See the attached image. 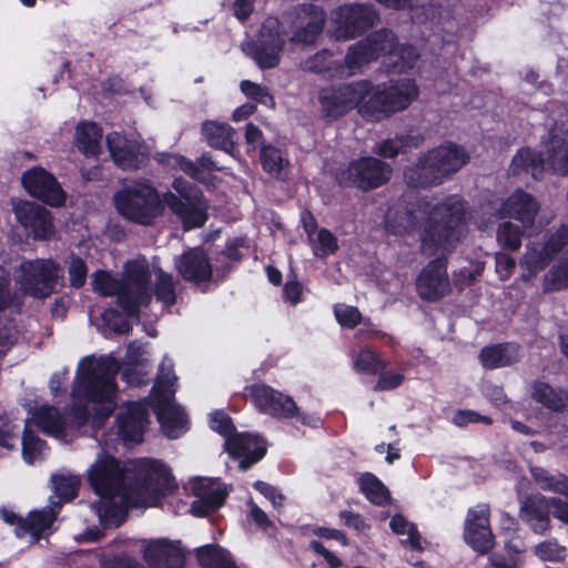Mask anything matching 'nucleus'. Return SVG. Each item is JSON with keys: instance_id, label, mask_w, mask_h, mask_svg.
Wrapping results in <instances>:
<instances>
[{"instance_id": "obj_1", "label": "nucleus", "mask_w": 568, "mask_h": 568, "mask_svg": "<svg viewBox=\"0 0 568 568\" xmlns=\"http://www.w3.org/2000/svg\"><path fill=\"white\" fill-rule=\"evenodd\" d=\"M88 480L100 498L92 505L99 520L114 527L121 525L129 508L155 506L175 487L163 463L140 459L121 464L104 448L88 469Z\"/></svg>"}, {"instance_id": "obj_2", "label": "nucleus", "mask_w": 568, "mask_h": 568, "mask_svg": "<svg viewBox=\"0 0 568 568\" xmlns=\"http://www.w3.org/2000/svg\"><path fill=\"white\" fill-rule=\"evenodd\" d=\"M119 371L120 363L110 355L84 357L78 366L68 416L43 405L34 410L32 422L43 433L63 442L73 437L89 419L94 428H100L116 406Z\"/></svg>"}, {"instance_id": "obj_3", "label": "nucleus", "mask_w": 568, "mask_h": 568, "mask_svg": "<svg viewBox=\"0 0 568 568\" xmlns=\"http://www.w3.org/2000/svg\"><path fill=\"white\" fill-rule=\"evenodd\" d=\"M467 220L466 205L456 195L436 203L423 200L407 203L405 200L388 209L385 227L395 235L418 232L422 248L434 254L450 250L460 240Z\"/></svg>"}, {"instance_id": "obj_4", "label": "nucleus", "mask_w": 568, "mask_h": 568, "mask_svg": "<svg viewBox=\"0 0 568 568\" xmlns=\"http://www.w3.org/2000/svg\"><path fill=\"white\" fill-rule=\"evenodd\" d=\"M326 20L325 11L315 4H302L283 16L267 18L260 30L256 41L242 43L243 52L252 58L261 69L275 68L280 62L285 40L298 44H312L321 34Z\"/></svg>"}, {"instance_id": "obj_5", "label": "nucleus", "mask_w": 568, "mask_h": 568, "mask_svg": "<svg viewBox=\"0 0 568 568\" xmlns=\"http://www.w3.org/2000/svg\"><path fill=\"white\" fill-rule=\"evenodd\" d=\"M556 263L544 276L547 291H558L568 287V226L547 232L540 239L528 241L520 258L523 277L528 280L545 270L550 261L559 255Z\"/></svg>"}, {"instance_id": "obj_6", "label": "nucleus", "mask_w": 568, "mask_h": 568, "mask_svg": "<svg viewBox=\"0 0 568 568\" xmlns=\"http://www.w3.org/2000/svg\"><path fill=\"white\" fill-rule=\"evenodd\" d=\"M150 271L145 258H136L125 264L121 280L110 273L99 271L93 274V288L105 296H116L119 305L128 315L136 313L152 300Z\"/></svg>"}, {"instance_id": "obj_7", "label": "nucleus", "mask_w": 568, "mask_h": 568, "mask_svg": "<svg viewBox=\"0 0 568 568\" xmlns=\"http://www.w3.org/2000/svg\"><path fill=\"white\" fill-rule=\"evenodd\" d=\"M150 271L145 258H136L125 264L121 280L110 273L99 271L93 274V288L105 296H116L119 305L128 315L136 313L152 300Z\"/></svg>"}, {"instance_id": "obj_8", "label": "nucleus", "mask_w": 568, "mask_h": 568, "mask_svg": "<svg viewBox=\"0 0 568 568\" xmlns=\"http://www.w3.org/2000/svg\"><path fill=\"white\" fill-rule=\"evenodd\" d=\"M510 169L514 174L529 172L536 180L540 179L545 169L559 175L568 174V128L551 129L540 153L530 149L518 151Z\"/></svg>"}, {"instance_id": "obj_9", "label": "nucleus", "mask_w": 568, "mask_h": 568, "mask_svg": "<svg viewBox=\"0 0 568 568\" xmlns=\"http://www.w3.org/2000/svg\"><path fill=\"white\" fill-rule=\"evenodd\" d=\"M176 376L173 362L164 357L160 365L156 382L151 394V406L158 417L162 432L169 438H178L187 430V418L183 409L174 402Z\"/></svg>"}, {"instance_id": "obj_10", "label": "nucleus", "mask_w": 568, "mask_h": 568, "mask_svg": "<svg viewBox=\"0 0 568 568\" xmlns=\"http://www.w3.org/2000/svg\"><path fill=\"white\" fill-rule=\"evenodd\" d=\"M468 159L462 146L445 143L429 150L415 166L406 170L405 180L414 187L439 184L445 178L460 170Z\"/></svg>"}, {"instance_id": "obj_11", "label": "nucleus", "mask_w": 568, "mask_h": 568, "mask_svg": "<svg viewBox=\"0 0 568 568\" xmlns=\"http://www.w3.org/2000/svg\"><path fill=\"white\" fill-rule=\"evenodd\" d=\"M387 33H372L365 40L352 45L345 57L344 63H337L332 59L328 50H322L303 62V69L314 73H324L329 78H346L356 74L363 65L373 61L375 50L368 51L372 43L389 42Z\"/></svg>"}, {"instance_id": "obj_12", "label": "nucleus", "mask_w": 568, "mask_h": 568, "mask_svg": "<svg viewBox=\"0 0 568 568\" xmlns=\"http://www.w3.org/2000/svg\"><path fill=\"white\" fill-rule=\"evenodd\" d=\"M114 205L125 219L151 224L164 211L162 197L148 181H134L114 195Z\"/></svg>"}, {"instance_id": "obj_13", "label": "nucleus", "mask_w": 568, "mask_h": 568, "mask_svg": "<svg viewBox=\"0 0 568 568\" xmlns=\"http://www.w3.org/2000/svg\"><path fill=\"white\" fill-rule=\"evenodd\" d=\"M418 98V88L413 79H400L373 85L369 82L367 102L362 106L364 116L379 120L407 109Z\"/></svg>"}, {"instance_id": "obj_14", "label": "nucleus", "mask_w": 568, "mask_h": 568, "mask_svg": "<svg viewBox=\"0 0 568 568\" xmlns=\"http://www.w3.org/2000/svg\"><path fill=\"white\" fill-rule=\"evenodd\" d=\"M245 396L262 414L276 419L296 418L303 425L318 426L321 419L315 414L302 413L294 399L265 384H254L245 389Z\"/></svg>"}, {"instance_id": "obj_15", "label": "nucleus", "mask_w": 568, "mask_h": 568, "mask_svg": "<svg viewBox=\"0 0 568 568\" xmlns=\"http://www.w3.org/2000/svg\"><path fill=\"white\" fill-rule=\"evenodd\" d=\"M172 187L179 196L172 192L164 193L161 196L164 206L179 216L185 230L201 227L207 219V204L199 189L183 178L174 179Z\"/></svg>"}, {"instance_id": "obj_16", "label": "nucleus", "mask_w": 568, "mask_h": 568, "mask_svg": "<svg viewBox=\"0 0 568 568\" xmlns=\"http://www.w3.org/2000/svg\"><path fill=\"white\" fill-rule=\"evenodd\" d=\"M368 93L369 82L365 80L323 88L318 94L321 112L325 118L335 120L357 109L364 116L362 106L367 102Z\"/></svg>"}, {"instance_id": "obj_17", "label": "nucleus", "mask_w": 568, "mask_h": 568, "mask_svg": "<svg viewBox=\"0 0 568 568\" xmlns=\"http://www.w3.org/2000/svg\"><path fill=\"white\" fill-rule=\"evenodd\" d=\"M378 14L372 4L348 3L332 11V36L337 40H348L373 27Z\"/></svg>"}, {"instance_id": "obj_18", "label": "nucleus", "mask_w": 568, "mask_h": 568, "mask_svg": "<svg viewBox=\"0 0 568 568\" xmlns=\"http://www.w3.org/2000/svg\"><path fill=\"white\" fill-rule=\"evenodd\" d=\"M57 280L58 268L50 260L24 261L16 275L21 291L37 298L49 296Z\"/></svg>"}, {"instance_id": "obj_19", "label": "nucleus", "mask_w": 568, "mask_h": 568, "mask_svg": "<svg viewBox=\"0 0 568 568\" xmlns=\"http://www.w3.org/2000/svg\"><path fill=\"white\" fill-rule=\"evenodd\" d=\"M185 491L195 499L191 503L190 511L194 516H205L220 508L229 490L216 478L193 477L184 484Z\"/></svg>"}, {"instance_id": "obj_20", "label": "nucleus", "mask_w": 568, "mask_h": 568, "mask_svg": "<svg viewBox=\"0 0 568 568\" xmlns=\"http://www.w3.org/2000/svg\"><path fill=\"white\" fill-rule=\"evenodd\" d=\"M487 210H494L499 219L516 220L524 230H531L540 210V204L531 194L523 190H516L498 207L491 206Z\"/></svg>"}, {"instance_id": "obj_21", "label": "nucleus", "mask_w": 568, "mask_h": 568, "mask_svg": "<svg viewBox=\"0 0 568 568\" xmlns=\"http://www.w3.org/2000/svg\"><path fill=\"white\" fill-rule=\"evenodd\" d=\"M26 191L51 206H61L65 202V193L55 178L47 170L34 166L26 171L21 178Z\"/></svg>"}, {"instance_id": "obj_22", "label": "nucleus", "mask_w": 568, "mask_h": 568, "mask_svg": "<svg viewBox=\"0 0 568 568\" xmlns=\"http://www.w3.org/2000/svg\"><path fill=\"white\" fill-rule=\"evenodd\" d=\"M13 212L20 225L36 240H45L53 234L50 212L29 201H13Z\"/></svg>"}, {"instance_id": "obj_23", "label": "nucleus", "mask_w": 568, "mask_h": 568, "mask_svg": "<svg viewBox=\"0 0 568 568\" xmlns=\"http://www.w3.org/2000/svg\"><path fill=\"white\" fill-rule=\"evenodd\" d=\"M464 537L477 552L486 554L494 547L495 540L489 525V507L487 505H478L468 511Z\"/></svg>"}, {"instance_id": "obj_24", "label": "nucleus", "mask_w": 568, "mask_h": 568, "mask_svg": "<svg viewBox=\"0 0 568 568\" xmlns=\"http://www.w3.org/2000/svg\"><path fill=\"white\" fill-rule=\"evenodd\" d=\"M347 180L356 186L368 190L387 182L392 170L388 164L375 158H362L349 164Z\"/></svg>"}, {"instance_id": "obj_25", "label": "nucleus", "mask_w": 568, "mask_h": 568, "mask_svg": "<svg viewBox=\"0 0 568 568\" xmlns=\"http://www.w3.org/2000/svg\"><path fill=\"white\" fill-rule=\"evenodd\" d=\"M148 404L145 402L129 403L122 407L118 416L119 436L125 445L142 442L148 425Z\"/></svg>"}, {"instance_id": "obj_26", "label": "nucleus", "mask_w": 568, "mask_h": 568, "mask_svg": "<svg viewBox=\"0 0 568 568\" xmlns=\"http://www.w3.org/2000/svg\"><path fill=\"white\" fill-rule=\"evenodd\" d=\"M416 287L419 296L426 301H437L447 295L450 292V284L445 261H432L417 277Z\"/></svg>"}, {"instance_id": "obj_27", "label": "nucleus", "mask_w": 568, "mask_h": 568, "mask_svg": "<svg viewBox=\"0 0 568 568\" xmlns=\"http://www.w3.org/2000/svg\"><path fill=\"white\" fill-rule=\"evenodd\" d=\"M106 144L114 163L123 170L138 169L146 158V148L136 140H128L118 132L106 135Z\"/></svg>"}, {"instance_id": "obj_28", "label": "nucleus", "mask_w": 568, "mask_h": 568, "mask_svg": "<svg viewBox=\"0 0 568 568\" xmlns=\"http://www.w3.org/2000/svg\"><path fill=\"white\" fill-rule=\"evenodd\" d=\"M226 450L239 459V466L245 470L263 458L266 452L262 438L251 434H235L225 440Z\"/></svg>"}, {"instance_id": "obj_29", "label": "nucleus", "mask_w": 568, "mask_h": 568, "mask_svg": "<svg viewBox=\"0 0 568 568\" xmlns=\"http://www.w3.org/2000/svg\"><path fill=\"white\" fill-rule=\"evenodd\" d=\"M549 497L541 494L529 495L520 500L519 517L538 535H545L551 526Z\"/></svg>"}, {"instance_id": "obj_30", "label": "nucleus", "mask_w": 568, "mask_h": 568, "mask_svg": "<svg viewBox=\"0 0 568 568\" xmlns=\"http://www.w3.org/2000/svg\"><path fill=\"white\" fill-rule=\"evenodd\" d=\"M158 161L172 170L182 171L204 184L209 183L211 172L222 170V168L206 154L202 155L197 162H192L179 154L161 153L158 155Z\"/></svg>"}, {"instance_id": "obj_31", "label": "nucleus", "mask_w": 568, "mask_h": 568, "mask_svg": "<svg viewBox=\"0 0 568 568\" xmlns=\"http://www.w3.org/2000/svg\"><path fill=\"white\" fill-rule=\"evenodd\" d=\"M143 557L152 568H183L184 565L180 547L168 539L145 541Z\"/></svg>"}, {"instance_id": "obj_32", "label": "nucleus", "mask_w": 568, "mask_h": 568, "mask_svg": "<svg viewBox=\"0 0 568 568\" xmlns=\"http://www.w3.org/2000/svg\"><path fill=\"white\" fill-rule=\"evenodd\" d=\"M376 33H387L390 36V41L387 42H379V43H372V45H368V51L375 50L377 51L376 57L373 59H377L382 55H389L390 63L394 64V67L399 72H405L408 69H412L416 61L419 58L418 52L416 49L412 45H402L397 47L395 44V36L388 31V30H381Z\"/></svg>"}, {"instance_id": "obj_33", "label": "nucleus", "mask_w": 568, "mask_h": 568, "mask_svg": "<svg viewBox=\"0 0 568 568\" xmlns=\"http://www.w3.org/2000/svg\"><path fill=\"white\" fill-rule=\"evenodd\" d=\"M175 266L184 280L196 284L204 283L212 276V267L207 256L199 248L183 253L175 261Z\"/></svg>"}, {"instance_id": "obj_34", "label": "nucleus", "mask_w": 568, "mask_h": 568, "mask_svg": "<svg viewBox=\"0 0 568 568\" xmlns=\"http://www.w3.org/2000/svg\"><path fill=\"white\" fill-rule=\"evenodd\" d=\"M505 524H507V527L504 526V529H507L505 541L507 558L498 554L490 556L489 560L494 568H516L520 562V555L526 550L525 541L516 534V521L510 517H506Z\"/></svg>"}, {"instance_id": "obj_35", "label": "nucleus", "mask_w": 568, "mask_h": 568, "mask_svg": "<svg viewBox=\"0 0 568 568\" xmlns=\"http://www.w3.org/2000/svg\"><path fill=\"white\" fill-rule=\"evenodd\" d=\"M57 508L59 504L42 510H33L29 514L28 518L16 528L18 537L22 538L30 535L32 542L38 541L41 537L51 532V526L57 516Z\"/></svg>"}, {"instance_id": "obj_36", "label": "nucleus", "mask_w": 568, "mask_h": 568, "mask_svg": "<svg viewBox=\"0 0 568 568\" xmlns=\"http://www.w3.org/2000/svg\"><path fill=\"white\" fill-rule=\"evenodd\" d=\"M521 357L520 348L514 343L486 346L480 351L479 361L487 369L509 366Z\"/></svg>"}, {"instance_id": "obj_37", "label": "nucleus", "mask_w": 568, "mask_h": 568, "mask_svg": "<svg viewBox=\"0 0 568 568\" xmlns=\"http://www.w3.org/2000/svg\"><path fill=\"white\" fill-rule=\"evenodd\" d=\"M102 130L92 122H81L75 129V145L85 156H98L101 151Z\"/></svg>"}, {"instance_id": "obj_38", "label": "nucleus", "mask_w": 568, "mask_h": 568, "mask_svg": "<svg viewBox=\"0 0 568 568\" xmlns=\"http://www.w3.org/2000/svg\"><path fill=\"white\" fill-rule=\"evenodd\" d=\"M144 346L139 343H131L126 351L125 363L128 367L123 371V379L131 385H141L145 382L146 373L138 371V366H143Z\"/></svg>"}, {"instance_id": "obj_39", "label": "nucleus", "mask_w": 568, "mask_h": 568, "mask_svg": "<svg viewBox=\"0 0 568 568\" xmlns=\"http://www.w3.org/2000/svg\"><path fill=\"white\" fill-rule=\"evenodd\" d=\"M196 557L203 568H236L231 554L216 545L200 547Z\"/></svg>"}, {"instance_id": "obj_40", "label": "nucleus", "mask_w": 568, "mask_h": 568, "mask_svg": "<svg viewBox=\"0 0 568 568\" xmlns=\"http://www.w3.org/2000/svg\"><path fill=\"white\" fill-rule=\"evenodd\" d=\"M234 130L224 123L207 121L203 124V135L207 143L216 149L230 152L233 148Z\"/></svg>"}, {"instance_id": "obj_41", "label": "nucleus", "mask_w": 568, "mask_h": 568, "mask_svg": "<svg viewBox=\"0 0 568 568\" xmlns=\"http://www.w3.org/2000/svg\"><path fill=\"white\" fill-rule=\"evenodd\" d=\"M532 398L551 410H561L567 402L568 394L562 390H556L550 385L536 382L531 392Z\"/></svg>"}, {"instance_id": "obj_42", "label": "nucleus", "mask_w": 568, "mask_h": 568, "mask_svg": "<svg viewBox=\"0 0 568 568\" xmlns=\"http://www.w3.org/2000/svg\"><path fill=\"white\" fill-rule=\"evenodd\" d=\"M531 475L542 490L564 495L568 498V476L550 474L541 467H531Z\"/></svg>"}, {"instance_id": "obj_43", "label": "nucleus", "mask_w": 568, "mask_h": 568, "mask_svg": "<svg viewBox=\"0 0 568 568\" xmlns=\"http://www.w3.org/2000/svg\"><path fill=\"white\" fill-rule=\"evenodd\" d=\"M353 368L357 373L375 375L386 367V363L369 347H362L352 353Z\"/></svg>"}, {"instance_id": "obj_44", "label": "nucleus", "mask_w": 568, "mask_h": 568, "mask_svg": "<svg viewBox=\"0 0 568 568\" xmlns=\"http://www.w3.org/2000/svg\"><path fill=\"white\" fill-rule=\"evenodd\" d=\"M57 497L62 500H71L75 497L80 486V477L70 473H58L51 477Z\"/></svg>"}, {"instance_id": "obj_45", "label": "nucleus", "mask_w": 568, "mask_h": 568, "mask_svg": "<svg viewBox=\"0 0 568 568\" xmlns=\"http://www.w3.org/2000/svg\"><path fill=\"white\" fill-rule=\"evenodd\" d=\"M28 426L29 422L22 437V456L26 463L32 465L44 458L47 447L43 440L28 429Z\"/></svg>"}, {"instance_id": "obj_46", "label": "nucleus", "mask_w": 568, "mask_h": 568, "mask_svg": "<svg viewBox=\"0 0 568 568\" xmlns=\"http://www.w3.org/2000/svg\"><path fill=\"white\" fill-rule=\"evenodd\" d=\"M422 139L416 135L396 136L382 142L377 149V153L384 158H393L408 149L418 148Z\"/></svg>"}, {"instance_id": "obj_47", "label": "nucleus", "mask_w": 568, "mask_h": 568, "mask_svg": "<svg viewBox=\"0 0 568 568\" xmlns=\"http://www.w3.org/2000/svg\"><path fill=\"white\" fill-rule=\"evenodd\" d=\"M359 488L367 499L376 505H383L388 500L387 488L372 474H364L359 477Z\"/></svg>"}, {"instance_id": "obj_48", "label": "nucleus", "mask_w": 568, "mask_h": 568, "mask_svg": "<svg viewBox=\"0 0 568 568\" xmlns=\"http://www.w3.org/2000/svg\"><path fill=\"white\" fill-rule=\"evenodd\" d=\"M260 158L263 169L274 176H281L288 166V160L282 151L271 145L262 148Z\"/></svg>"}, {"instance_id": "obj_49", "label": "nucleus", "mask_w": 568, "mask_h": 568, "mask_svg": "<svg viewBox=\"0 0 568 568\" xmlns=\"http://www.w3.org/2000/svg\"><path fill=\"white\" fill-rule=\"evenodd\" d=\"M389 527L393 532L402 536H407L406 539H402V542L405 545H409L413 549L420 550L422 549V540L420 536L417 532L415 526L409 523L402 515H395L389 523Z\"/></svg>"}, {"instance_id": "obj_50", "label": "nucleus", "mask_w": 568, "mask_h": 568, "mask_svg": "<svg viewBox=\"0 0 568 568\" xmlns=\"http://www.w3.org/2000/svg\"><path fill=\"white\" fill-rule=\"evenodd\" d=\"M524 229L510 221H506L499 224L497 229V241L498 243L510 251H517L521 246V239Z\"/></svg>"}, {"instance_id": "obj_51", "label": "nucleus", "mask_w": 568, "mask_h": 568, "mask_svg": "<svg viewBox=\"0 0 568 568\" xmlns=\"http://www.w3.org/2000/svg\"><path fill=\"white\" fill-rule=\"evenodd\" d=\"M308 241L314 255L318 257H325L337 250L335 236L326 229H322L315 234H310Z\"/></svg>"}, {"instance_id": "obj_52", "label": "nucleus", "mask_w": 568, "mask_h": 568, "mask_svg": "<svg viewBox=\"0 0 568 568\" xmlns=\"http://www.w3.org/2000/svg\"><path fill=\"white\" fill-rule=\"evenodd\" d=\"M155 295L164 305L170 306L175 303V284L171 274L158 270Z\"/></svg>"}, {"instance_id": "obj_53", "label": "nucleus", "mask_w": 568, "mask_h": 568, "mask_svg": "<svg viewBox=\"0 0 568 568\" xmlns=\"http://www.w3.org/2000/svg\"><path fill=\"white\" fill-rule=\"evenodd\" d=\"M566 552V547L559 545L556 539L541 541L534 548V554L542 561H561Z\"/></svg>"}, {"instance_id": "obj_54", "label": "nucleus", "mask_w": 568, "mask_h": 568, "mask_svg": "<svg viewBox=\"0 0 568 568\" xmlns=\"http://www.w3.org/2000/svg\"><path fill=\"white\" fill-rule=\"evenodd\" d=\"M240 88L246 98L254 100L258 103H262L266 106L274 105L273 97L270 94L268 90L265 87H262L248 80H243L240 84Z\"/></svg>"}, {"instance_id": "obj_55", "label": "nucleus", "mask_w": 568, "mask_h": 568, "mask_svg": "<svg viewBox=\"0 0 568 568\" xmlns=\"http://www.w3.org/2000/svg\"><path fill=\"white\" fill-rule=\"evenodd\" d=\"M334 314L338 324L346 328H354L363 322L362 314L355 306L337 304L334 307Z\"/></svg>"}, {"instance_id": "obj_56", "label": "nucleus", "mask_w": 568, "mask_h": 568, "mask_svg": "<svg viewBox=\"0 0 568 568\" xmlns=\"http://www.w3.org/2000/svg\"><path fill=\"white\" fill-rule=\"evenodd\" d=\"M102 323L105 331L116 334H124L130 329V324L125 316L114 310H106L103 312Z\"/></svg>"}, {"instance_id": "obj_57", "label": "nucleus", "mask_w": 568, "mask_h": 568, "mask_svg": "<svg viewBox=\"0 0 568 568\" xmlns=\"http://www.w3.org/2000/svg\"><path fill=\"white\" fill-rule=\"evenodd\" d=\"M210 427L221 434L225 440L227 438H231L233 436V424L231 422V418L223 412L217 410L213 412L210 415Z\"/></svg>"}, {"instance_id": "obj_58", "label": "nucleus", "mask_w": 568, "mask_h": 568, "mask_svg": "<svg viewBox=\"0 0 568 568\" xmlns=\"http://www.w3.org/2000/svg\"><path fill=\"white\" fill-rule=\"evenodd\" d=\"M19 427L7 417H0V445L13 448L18 440Z\"/></svg>"}, {"instance_id": "obj_59", "label": "nucleus", "mask_w": 568, "mask_h": 568, "mask_svg": "<svg viewBox=\"0 0 568 568\" xmlns=\"http://www.w3.org/2000/svg\"><path fill=\"white\" fill-rule=\"evenodd\" d=\"M17 337V331L11 321L0 317V355L8 352Z\"/></svg>"}, {"instance_id": "obj_60", "label": "nucleus", "mask_w": 568, "mask_h": 568, "mask_svg": "<svg viewBox=\"0 0 568 568\" xmlns=\"http://www.w3.org/2000/svg\"><path fill=\"white\" fill-rule=\"evenodd\" d=\"M87 266L80 257H72L69 265V275L71 285L81 287L87 278Z\"/></svg>"}, {"instance_id": "obj_61", "label": "nucleus", "mask_w": 568, "mask_h": 568, "mask_svg": "<svg viewBox=\"0 0 568 568\" xmlns=\"http://www.w3.org/2000/svg\"><path fill=\"white\" fill-rule=\"evenodd\" d=\"M404 381L403 372H384L375 385L376 390H389L398 387Z\"/></svg>"}, {"instance_id": "obj_62", "label": "nucleus", "mask_w": 568, "mask_h": 568, "mask_svg": "<svg viewBox=\"0 0 568 568\" xmlns=\"http://www.w3.org/2000/svg\"><path fill=\"white\" fill-rule=\"evenodd\" d=\"M253 486L257 491H260L271 501L273 507L278 508L283 506L284 496L278 491L276 487L261 480L255 481Z\"/></svg>"}, {"instance_id": "obj_63", "label": "nucleus", "mask_w": 568, "mask_h": 568, "mask_svg": "<svg viewBox=\"0 0 568 568\" xmlns=\"http://www.w3.org/2000/svg\"><path fill=\"white\" fill-rule=\"evenodd\" d=\"M516 266L515 260L505 254L499 253L496 255V272L499 274L500 280H507Z\"/></svg>"}, {"instance_id": "obj_64", "label": "nucleus", "mask_w": 568, "mask_h": 568, "mask_svg": "<svg viewBox=\"0 0 568 568\" xmlns=\"http://www.w3.org/2000/svg\"><path fill=\"white\" fill-rule=\"evenodd\" d=\"M549 509L556 519L568 525V501L549 497Z\"/></svg>"}]
</instances>
